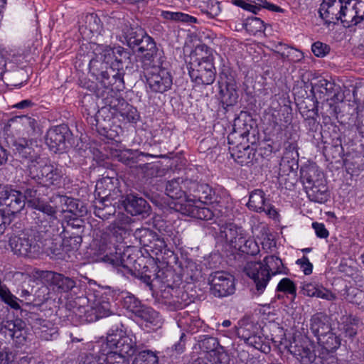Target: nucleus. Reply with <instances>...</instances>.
I'll return each mask as SVG.
<instances>
[{
	"label": "nucleus",
	"mask_w": 364,
	"mask_h": 364,
	"mask_svg": "<svg viewBox=\"0 0 364 364\" xmlns=\"http://www.w3.org/2000/svg\"><path fill=\"white\" fill-rule=\"evenodd\" d=\"M123 231L119 227L113 228L109 234L104 235L99 242L96 255L100 260L114 267L118 273L124 277L132 275L139 279L151 290L154 282H163L161 277L164 272L154 264H151V267L144 265L141 269L135 267V270H133V262L129 255L122 252L118 245L123 240Z\"/></svg>",
	"instance_id": "obj_1"
},
{
	"label": "nucleus",
	"mask_w": 364,
	"mask_h": 364,
	"mask_svg": "<svg viewBox=\"0 0 364 364\" xmlns=\"http://www.w3.org/2000/svg\"><path fill=\"white\" fill-rule=\"evenodd\" d=\"M190 185V197L192 196L194 200H197L211 207L196 205L189 199L184 203H176L175 206L177 211L183 215L204 220H210L222 215V197L211 186L193 180Z\"/></svg>",
	"instance_id": "obj_2"
},
{
	"label": "nucleus",
	"mask_w": 364,
	"mask_h": 364,
	"mask_svg": "<svg viewBox=\"0 0 364 364\" xmlns=\"http://www.w3.org/2000/svg\"><path fill=\"white\" fill-rule=\"evenodd\" d=\"M249 127L250 126L245 124L243 130H236L228 136V142L230 145L229 149L231 156L235 161L241 166H250L257 164L261 155L258 154L256 149L250 145L244 143L250 141L249 136L250 134Z\"/></svg>",
	"instance_id": "obj_3"
},
{
	"label": "nucleus",
	"mask_w": 364,
	"mask_h": 364,
	"mask_svg": "<svg viewBox=\"0 0 364 364\" xmlns=\"http://www.w3.org/2000/svg\"><path fill=\"white\" fill-rule=\"evenodd\" d=\"M88 65L90 72L98 80L97 87H105L115 90H124V70H117L113 66L98 60L87 58L83 60Z\"/></svg>",
	"instance_id": "obj_4"
},
{
	"label": "nucleus",
	"mask_w": 364,
	"mask_h": 364,
	"mask_svg": "<svg viewBox=\"0 0 364 364\" xmlns=\"http://www.w3.org/2000/svg\"><path fill=\"white\" fill-rule=\"evenodd\" d=\"M107 346L111 350L107 354H115L121 357L123 364H129L127 358L132 357L140 350V346L136 343V339L134 335H125L123 330L119 326L111 328L107 335Z\"/></svg>",
	"instance_id": "obj_5"
},
{
	"label": "nucleus",
	"mask_w": 364,
	"mask_h": 364,
	"mask_svg": "<svg viewBox=\"0 0 364 364\" xmlns=\"http://www.w3.org/2000/svg\"><path fill=\"white\" fill-rule=\"evenodd\" d=\"M213 59L212 54L202 57L196 53L191 55L187 69L192 82L196 85H209L214 82L216 69Z\"/></svg>",
	"instance_id": "obj_6"
},
{
	"label": "nucleus",
	"mask_w": 364,
	"mask_h": 364,
	"mask_svg": "<svg viewBox=\"0 0 364 364\" xmlns=\"http://www.w3.org/2000/svg\"><path fill=\"white\" fill-rule=\"evenodd\" d=\"M164 62V60H160L159 64L152 63L149 68L142 67L147 88L151 92L163 94L172 87V75L163 66Z\"/></svg>",
	"instance_id": "obj_7"
},
{
	"label": "nucleus",
	"mask_w": 364,
	"mask_h": 364,
	"mask_svg": "<svg viewBox=\"0 0 364 364\" xmlns=\"http://www.w3.org/2000/svg\"><path fill=\"white\" fill-rule=\"evenodd\" d=\"M94 51L96 55L94 59L100 60L117 70H124V67H127L130 60L129 51L121 46L111 48L108 46L97 45Z\"/></svg>",
	"instance_id": "obj_8"
},
{
	"label": "nucleus",
	"mask_w": 364,
	"mask_h": 364,
	"mask_svg": "<svg viewBox=\"0 0 364 364\" xmlns=\"http://www.w3.org/2000/svg\"><path fill=\"white\" fill-rule=\"evenodd\" d=\"M31 208L39 210L44 216L48 218L49 220L48 226L43 225V222H41V225H39L40 231L44 232L48 238L53 239L56 235H60L64 232L63 223L56 218L57 209L55 207H53L48 203L41 200L35 205H33Z\"/></svg>",
	"instance_id": "obj_9"
},
{
	"label": "nucleus",
	"mask_w": 364,
	"mask_h": 364,
	"mask_svg": "<svg viewBox=\"0 0 364 364\" xmlns=\"http://www.w3.org/2000/svg\"><path fill=\"white\" fill-rule=\"evenodd\" d=\"M135 48H137L138 52H145L141 60V68H149L152 63L159 64L160 60H165L163 51L158 49L153 38L146 32L144 36L136 43Z\"/></svg>",
	"instance_id": "obj_10"
},
{
	"label": "nucleus",
	"mask_w": 364,
	"mask_h": 364,
	"mask_svg": "<svg viewBox=\"0 0 364 364\" xmlns=\"http://www.w3.org/2000/svg\"><path fill=\"white\" fill-rule=\"evenodd\" d=\"M210 292L217 297H225L234 294V277L225 272H215L208 278Z\"/></svg>",
	"instance_id": "obj_11"
},
{
	"label": "nucleus",
	"mask_w": 364,
	"mask_h": 364,
	"mask_svg": "<svg viewBox=\"0 0 364 364\" xmlns=\"http://www.w3.org/2000/svg\"><path fill=\"white\" fill-rule=\"evenodd\" d=\"M72 135L66 125L55 126L47 132L46 143L54 153L63 152L67 149L68 144H70Z\"/></svg>",
	"instance_id": "obj_12"
},
{
	"label": "nucleus",
	"mask_w": 364,
	"mask_h": 364,
	"mask_svg": "<svg viewBox=\"0 0 364 364\" xmlns=\"http://www.w3.org/2000/svg\"><path fill=\"white\" fill-rule=\"evenodd\" d=\"M245 273L253 282L255 294L259 296L264 293L272 277L260 262H248L244 267Z\"/></svg>",
	"instance_id": "obj_13"
},
{
	"label": "nucleus",
	"mask_w": 364,
	"mask_h": 364,
	"mask_svg": "<svg viewBox=\"0 0 364 364\" xmlns=\"http://www.w3.org/2000/svg\"><path fill=\"white\" fill-rule=\"evenodd\" d=\"M1 189L0 205L6 206L8 214L21 212L26 203L22 193L9 185H3Z\"/></svg>",
	"instance_id": "obj_14"
},
{
	"label": "nucleus",
	"mask_w": 364,
	"mask_h": 364,
	"mask_svg": "<svg viewBox=\"0 0 364 364\" xmlns=\"http://www.w3.org/2000/svg\"><path fill=\"white\" fill-rule=\"evenodd\" d=\"M122 90H115L105 87H97L95 91L97 100L96 102L98 105H102L101 111H104L107 107L114 111L126 105V101L121 97L119 92Z\"/></svg>",
	"instance_id": "obj_15"
},
{
	"label": "nucleus",
	"mask_w": 364,
	"mask_h": 364,
	"mask_svg": "<svg viewBox=\"0 0 364 364\" xmlns=\"http://www.w3.org/2000/svg\"><path fill=\"white\" fill-rule=\"evenodd\" d=\"M164 304L171 311L182 309L192 302L188 294L183 287H168L162 292Z\"/></svg>",
	"instance_id": "obj_16"
},
{
	"label": "nucleus",
	"mask_w": 364,
	"mask_h": 364,
	"mask_svg": "<svg viewBox=\"0 0 364 364\" xmlns=\"http://www.w3.org/2000/svg\"><path fill=\"white\" fill-rule=\"evenodd\" d=\"M82 107L85 109V112L87 114V122L91 126L92 129H95L102 135H105L107 133L108 127L105 124V119L101 121L100 117L101 112L99 109V105L95 100L90 96L85 97L82 100Z\"/></svg>",
	"instance_id": "obj_17"
},
{
	"label": "nucleus",
	"mask_w": 364,
	"mask_h": 364,
	"mask_svg": "<svg viewBox=\"0 0 364 364\" xmlns=\"http://www.w3.org/2000/svg\"><path fill=\"white\" fill-rule=\"evenodd\" d=\"M6 126L18 134H26L28 136H34L40 131L37 120L28 115L15 116L9 119Z\"/></svg>",
	"instance_id": "obj_18"
},
{
	"label": "nucleus",
	"mask_w": 364,
	"mask_h": 364,
	"mask_svg": "<svg viewBox=\"0 0 364 364\" xmlns=\"http://www.w3.org/2000/svg\"><path fill=\"white\" fill-rule=\"evenodd\" d=\"M265 196L266 195L262 190L255 189L250 193L247 205L251 210L258 213L264 212L270 218H274L277 212Z\"/></svg>",
	"instance_id": "obj_19"
},
{
	"label": "nucleus",
	"mask_w": 364,
	"mask_h": 364,
	"mask_svg": "<svg viewBox=\"0 0 364 364\" xmlns=\"http://www.w3.org/2000/svg\"><path fill=\"white\" fill-rule=\"evenodd\" d=\"M9 246L14 254L25 257H35L40 252V247L35 240L25 236L11 237Z\"/></svg>",
	"instance_id": "obj_20"
},
{
	"label": "nucleus",
	"mask_w": 364,
	"mask_h": 364,
	"mask_svg": "<svg viewBox=\"0 0 364 364\" xmlns=\"http://www.w3.org/2000/svg\"><path fill=\"white\" fill-rule=\"evenodd\" d=\"M191 181V179L183 177L167 181L165 185V193L172 199L189 200Z\"/></svg>",
	"instance_id": "obj_21"
},
{
	"label": "nucleus",
	"mask_w": 364,
	"mask_h": 364,
	"mask_svg": "<svg viewBox=\"0 0 364 364\" xmlns=\"http://www.w3.org/2000/svg\"><path fill=\"white\" fill-rule=\"evenodd\" d=\"M13 150L14 154L18 156L21 161L30 164H36L39 159V156L36 153L32 147V141L26 138H20L13 142Z\"/></svg>",
	"instance_id": "obj_22"
},
{
	"label": "nucleus",
	"mask_w": 364,
	"mask_h": 364,
	"mask_svg": "<svg viewBox=\"0 0 364 364\" xmlns=\"http://www.w3.org/2000/svg\"><path fill=\"white\" fill-rule=\"evenodd\" d=\"M145 31L138 25L131 24L129 22L124 23L121 26L119 34V41L132 49L136 48V44L141 38L144 36Z\"/></svg>",
	"instance_id": "obj_23"
},
{
	"label": "nucleus",
	"mask_w": 364,
	"mask_h": 364,
	"mask_svg": "<svg viewBox=\"0 0 364 364\" xmlns=\"http://www.w3.org/2000/svg\"><path fill=\"white\" fill-rule=\"evenodd\" d=\"M122 203L125 210L132 215H141L145 218L149 215L150 205L141 197L129 194L127 195Z\"/></svg>",
	"instance_id": "obj_24"
},
{
	"label": "nucleus",
	"mask_w": 364,
	"mask_h": 364,
	"mask_svg": "<svg viewBox=\"0 0 364 364\" xmlns=\"http://www.w3.org/2000/svg\"><path fill=\"white\" fill-rule=\"evenodd\" d=\"M151 245V247L146 249V251L151 257L155 256L159 262L168 264L171 259H176L174 252L168 247L164 237L157 235Z\"/></svg>",
	"instance_id": "obj_25"
},
{
	"label": "nucleus",
	"mask_w": 364,
	"mask_h": 364,
	"mask_svg": "<svg viewBox=\"0 0 364 364\" xmlns=\"http://www.w3.org/2000/svg\"><path fill=\"white\" fill-rule=\"evenodd\" d=\"M300 174L305 188L326 182L323 173L315 164L301 167Z\"/></svg>",
	"instance_id": "obj_26"
},
{
	"label": "nucleus",
	"mask_w": 364,
	"mask_h": 364,
	"mask_svg": "<svg viewBox=\"0 0 364 364\" xmlns=\"http://www.w3.org/2000/svg\"><path fill=\"white\" fill-rule=\"evenodd\" d=\"M25 323L21 319L7 321L2 327L5 333H8L9 337L16 343V346H21L24 344L26 340Z\"/></svg>",
	"instance_id": "obj_27"
},
{
	"label": "nucleus",
	"mask_w": 364,
	"mask_h": 364,
	"mask_svg": "<svg viewBox=\"0 0 364 364\" xmlns=\"http://www.w3.org/2000/svg\"><path fill=\"white\" fill-rule=\"evenodd\" d=\"M340 6L336 14L335 19L341 20V22L346 27H350L352 26H356L360 23V21L357 19V14L351 0H348L343 4L342 0H338Z\"/></svg>",
	"instance_id": "obj_28"
},
{
	"label": "nucleus",
	"mask_w": 364,
	"mask_h": 364,
	"mask_svg": "<svg viewBox=\"0 0 364 364\" xmlns=\"http://www.w3.org/2000/svg\"><path fill=\"white\" fill-rule=\"evenodd\" d=\"M40 277L51 279L53 284L60 292H68L76 285V282L73 279L51 271H43Z\"/></svg>",
	"instance_id": "obj_29"
},
{
	"label": "nucleus",
	"mask_w": 364,
	"mask_h": 364,
	"mask_svg": "<svg viewBox=\"0 0 364 364\" xmlns=\"http://www.w3.org/2000/svg\"><path fill=\"white\" fill-rule=\"evenodd\" d=\"M84 21V24L80 27V31L87 38H91L92 36H98L101 33L102 23L97 14H87Z\"/></svg>",
	"instance_id": "obj_30"
},
{
	"label": "nucleus",
	"mask_w": 364,
	"mask_h": 364,
	"mask_svg": "<svg viewBox=\"0 0 364 364\" xmlns=\"http://www.w3.org/2000/svg\"><path fill=\"white\" fill-rule=\"evenodd\" d=\"M310 322V329L317 338L332 330L328 317L323 313L312 316Z\"/></svg>",
	"instance_id": "obj_31"
},
{
	"label": "nucleus",
	"mask_w": 364,
	"mask_h": 364,
	"mask_svg": "<svg viewBox=\"0 0 364 364\" xmlns=\"http://www.w3.org/2000/svg\"><path fill=\"white\" fill-rule=\"evenodd\" d=\"M301 291L304 295L310 297H317L327 301H333L336 296L330 290L312 283H303L301 287Z\"/></svg>",
	"instance_id": "obj_32"
},
{
	"label": "nucleus",
	"mask_w": 364,
	"mask_h": 364,
	"mask_svg": "<svg viewBox=\"0 0 364 364\" xmlns=\"http://www.w3.org/2000/svg\"><path fill=\"white\" fill-rule=\"evenodd\" d=\"M261 264L268 271L271 277L277 274H287L289 269L283 264L282 260L276 255L266 256L262 261Z\"/></svg>",
	"instance_id": "obj_33"
},
{
	"label": "nucleus",
	"mask_w": 364,
	"mask_h": 364,
	"mask_svg": "<svg viewBox=\"0 0 364 364\" xmlns=\"http://www.w3.org/2000/svg\"><path fill=\"white\" fill-rule=\"evenodd\" d=\"M65 316L74 325L84 323L83 316L86 313V306L77 305L75 301H70L65 304Z\"/></svg>",
	"instance_id": "obj_34"
},
{
	"label": "nucleus",
	"mask_w": 364,
	"mask_h": 364,
	"mask_svg": "<svg viewBox=\"0 0 364 364\" xmlns=\"http://www.w3.org/2000/svg\"><path fill=\"white\" fill-rule=\"evenodd\" d=\"M28 177L41 186L46 187V178L48 176V164L37 162L27 166Z\"/></svg>",
	"instance_id": "obj_35"
},
{
	"label": "nucleus",
	"mask_w": 364,
	"mask_h": 364,
	"mask_svg": "<svg viewBox=\"0 0 364 364\" xmlns=\"http://www.w3.org/2000/svg\"><path fill=\"white\" fill-rule=\"evenodd\" d=\"M291 354L301 364H311L316 359V354L312 346L308 345H295L291 346Z\"/></svg>",
	"instance_id": "obj_36"
},
{
	"label": "nucleus",
	"mask_w": 364,
	"mask_h": 364,
	"mask_svg": "<svg viewBox=\"0 0 364 364\" xmlns=\"http://www.w3.org/2000/svg\"><path fill=\"white\" fill-rule=\"evenodd\" d=\"M317 341L318 344L321 347L323 354L333 353L341 346V338L332 332V330L317 338Z\"/></svg>",
	"instance_id": "obj_37"
},
{
	"label": "nucleus",
	"mask_w": 364,
	"mask_h": 364,
	"mask_svg": "<svg viewBox=\"0 0 364 364\" xmlns=\"http://www.w3.org/2000/svg\"><path fill=\"white\" fill-rule=\"evenodd\" d=\"M123 359L115 354L101 353L99 355L87 354L82 364H123Z\"/></svg>",
	"instance_id": "obj_38"
},
{
	"label": "nucleus",
	"mask_w": 364,
	"mask_h": 364,
	"mask_svg": "<svg viewBox=\"0 0 364 364\" xmlns=\"http://www.w3.org/2000/svg\"><path fill=\"white\" fill-rule=\"evenodd\" d=\"M136 316L144 320L146 323L147 327L154 329L161 328L163 324V318L159 313L146 306H143Z\"/></svg>",
	"instance_id": "obj_39"
},
{
	"label": "nucleus",
	"mask_w": 364,
	"mask_h": 364,
	"mask_svg": "<svg viewBox=\"0 0 364 364\" xmlns=\"http://www.w3.org/2000/svg\"><path fill=\"white\" fill-rule=\"evenodd\" d=\"M181 274L186 282L198 280L201 275V268L196 262L187 259L181 264Z\"/></svg>",
	"instance_id": "obj_40"
},
{
	"label": "nucleus",
	"mask_w": 364,
	"mask_h": 364,
	"mask_svg": "<svg viewBox=\"0 0 364 364\" xmlns=\"http://www.w3.org/2000/svg\"><path fill=\"white\" fill-rule=\"evenodd\" d=\"M309 198L314 202L323 203L328 199L326 181L305 188Z\"/></svg>",
	"instance_id": "obj_41"
},
{
	"label": "nucleus",
	"mask_w": 364,
	"mask_h": 364,
	"mask_svg": "<svg viewBox=\"0 0 364 364\" xmlns=\"http://www.w3.org/2000/svg\"><path fill=\"white\" fill-rule=\"evenodd\" d=\"M115 212V206L112 204L111 198L109 200L99 199L95 205L94 214L102 220L108 219L111 215H114Z\"/></svg>",
	"instance_id": "obj_42"
},
{
	"label": "nucleus",
	"mask_w": 364,
	"mask_h": 364,
	"mask_svg": "<svg viewBox=\"0 0 364 364\" xmlns=\"http://www.w3.org/2000/svg\"><path fill=\"white\" fill-rule=\"evenodd\" d=\"M339 6L340 2L337 0H324L318 10L320 16L326 21L336 20Z\"/></svg>",
	"instance_id": "obj_43"
},
{
	"label": "nucleus",
	"mask_w": 364,
	"mask_h": 364,
	"mask_svg": "<svg viewBox=\"0 0 364 364\" xmlns=\"http://www.w3.org/2000/svg\"><path fill=\"white\" fill-rule=\"evenodd\" d=\"M48 175L46 178V187H58L62 183L64 175L61 168L57 165L48 164Z\"/></svg>",
	"instance_id": "obj_44"
},
{
	"label": "nucleus",
	"mask_w": 364,
	"mask_h": 364,
	"mask_svg": "<svg viewBox=\"0 0 364 364\" xmlns=\"http://www.w3.org/2000/svg\"><path fill=\"white\" fill-rule=\"evenodd\" d=\"M114 188L112 179L109 177L103 178L97 182L95 194L99 199L109 200L111 198V191Z\"/></svg>",
	"instance_id": "obj_45"
},
{
	"label": "nucleus",
	"mask_w": 364,
	"mask_h": 364,
	"mask_svg": "<svg viewBox=\"0 0 364 364\" xmlns=\"http://www.w3.org/2000/svg\"><path fill=\"white\" fill-rule=\"evenodd\" d=\"M157 235L154 231L146 228H137L134 232V236L145 250L151 247V245Z\"/></svg>",
	"instance_id": "obj_46"
},
{
	"label": "nucleus",
	"mask_w": 364,
	"mask_h": 364,
	"mask_svg": "<svg viewBox=\"0 0 364 364\" xmlns=\"http://www.w3.org/2000/svg\"><path fill=\"white\" fill-rule=\"evenodd\" d=\"M198 345L201 351L207 353L215 352L221 348L218 338L208 335L199 336Z\"/></svg>",
	"instance_id": "obj_47"
},
{
	"label": "nucleus",
	"mask_w": 364,
	"mask_h": 364,
	"mask_svg": "<svg viewBox=\"0 0 364 364\" xmlns=\"http://www.w3.org/2000/svg\"><path fill=\"white\" fill-rule=\"evenodd\" d=\"M41 185L32 186L31 183H27L23 190V198L25 201L26 200L28 206L32 207L41 200H43L41 197L40 188Z\"/></svg>",
	"instance_id": "obj_48"
},
{
	"label": "nucleus",
	"mask_w": 364,
	"mask_h": 364,
	"mask_svg": "<svg viewBox=\"0 0 364 364\" xmlns=\"http://www.w3.org/2000/svg\"><path fill=\"white\" fill-rule=\"evenodd\" d=\"M0 299L11 308L18 310L21 309L19 299L14 296L9 289L0 280Z\"/></svg>",
	"instance_id": "obj_49"
},
{
	"label": "nucleus",
	"mask_w": 364,
	"mask_h": 364,
	"mask_svg": "<svg viewBox=\"0 0 364 364\" xmlns=\"http://www.w3.org/2000/svg\"><path fill=\"white\" fill-rule=\"evenodd\" d=\"M0 299L11 308L18 310L21 309L19 299L14 296L9 289L0 280Z\"/></svg>",
	"instance_id": "obj_50"
},
{
	"label": "nucleus",
	"mask_w": 364,
	"mask_h": 364,
	"mask_svg": "<svg viewBox=\"0 0 364 364\" xmlns=\"http://www.w3.org/2000/svg\"><path fill=\"white\" fill-rule=\"evenodd\" d=\"M122 305L123 308L135 316L140 313V311L144 306L141 304L136 297L129 293H126V295L122 296Z\"/></svg>",
	"instance_id": "obj_51"
},
{
	"label": "nucleus",
	"mask_w": 364,
	"mask_h": 364,
	"mask_svg": "<svg viewBox=\"0 0 364 364\" xmlns=\"http://www.w3.org/2000/svg\"><path fill=\"white\" fill-rule=\"evenodd\" d=\"M56 197L59 199L62 205H63L62 207L63 213H71L75 217L80 215L81 211L78 208V203L75 199L60 195H58Z\"/></svg>",
	"instance_id": "obj_52"
},
{
	"label": "nucleus",
	"mask_w": 364,
	"mask_h": 364,
	"mask_svg": "<svg viewBox=\"0 0 364 364\" xmlns=\"http://www.w3.org/2000/svg\"><path fill=\"white\" fill-rule=\"evenodd\" d=\"M252 8H250V11L254 14H257L262 9H267L272 11L282 12L283 9L279 6L268 2L267 0H247Z\"/></svg>",
	"instance_id": "obj_53"
},
{
	"label": "nucleus",
	"mask_w": 364,
	"mask_h": 364,
	"mask_svg": "<svg viewBox=\"0 0 364 364\" xmlns=\"http://www.w3.org/2000/svg\"><path fill=\"white\" fill-rule=\"evenodd\" d=\"M134 364H159V357L151 350L139 351L135 357Z\"/></svg>",
	"instance_id": "obj_54"
},
{
	"label": "nucleus",
	"mask_w": 364,
	"mask_h": 364,
	"mask_svg": "<svg viewBox=\"0 0 364 364\" xmlns=\"http://www.w3.org/2000/svg\"><path fill=\"white\" fill-rule=\"evenodd\" d=\"M276 291L290 295L292 300H294L296 296V284L292 280L287 277L283 278L279 281L276 288Z\"/></svg>",
	"instance_id": "obj_55"
},
{
	"label": "nucleus",
	"mask_w": 364,
	"mask_h": 364,
	"mask_svg": "<svg viewBox=\"0 0 364 364\" xmlns=\"http://www.w3.org/2000/svg\"><path fill=\"white\" fill-rule=\"evenodd\" d=\"M161 16L167 20H171L174 21H181L183 23H196L197 19L194 16L182 12H172V11H162Z\"/></svg>",
	"instance_id": "obj_56"
},
{
	"label": "nucleus",
	"mask_w": 364,
	"mask_h": 364,
	"mask_svg": "<svg viewBox=\"0 0 364 364\" xmlns=\"http://www.w3.org/2000/svg\"><path fill=\"white\" fill-rule=\"evenodd\" d=\"M221 101L226 107L235 105L237 102L238 94L236 87L231 88H220Z\"/></svg>",
	"instance_id": "obj_57"
},
{
	"label": "nucleus",
	"mask_w": 364,
	"mask_h": 364,
	"mask_svg": "<svg viewBox=\"0 0 364 364\" xmlns=\"http://www.w3.org/2000/svg\"><path fill=\"white\" fill-rule=\"evenodd\" d=\"M116 112H119L120 116L122 117V120L127 122L136 123L139 118L136 109L130 106L127 102L126 105L116 110Z\"/></svg>",
	"instance_id": "obj_58"
},
{
	"label": "nucleus",
	"mask_w": 364,
	"mask_h": 364,
	"mask_svg": "<svg viewBox=\"0 0 364 364\" xmlns=\"http://www.w3.org/2000/svg\"><path fill=\"white\" fill-rule=\"evenodd\" d=\"M5 78L10 83L11 85L17 87L21 85L25 80V73L21 69H17L14 72H6Z\"/></svg>",
	"instance_id": "obj_59"
},
{
	"label": "nucleus",
	"mask_w": 364,
	"mask_h": 364,
	"mask_svg": "<svg viewBox=\"0 0 364 364\" xmlns=\"http://www.w3.org/2000/svg\"><path fill=\"white\" fill-rule=\"evenodd\" d=\"M242 231L243 230L240 228H237L232 224H230L229 225L223 227V230H221L220 232L221 236L230 244V242H232V241L235 240V238H237Z\"/></svg>",
	"instance_id": "obj_60"
},
{
	"label": "nucleus",
	"mask_w": 364,
	"mask_h": 364,
	"mask_svg": "<svg viewBox=\"0 0 364 364\" xmlns=\"http://www.w3.org/2000/svg\"><path fill=\"white\" fill-rule=\"evenodd\" d=\"M201 11L205 14L210 18L217 17L221 12L220 3L217 0H209L206 5L201 9Z\"/></svg>",
	"instance_id": "obj_61"
},
{
	"label": "nucleus",
	"mask_w": 364,
	"mask_h": 364,
	"mask_svg": "<svg viewBox=\"0 0 364 364\" xmlns=\"http://www.w3.org/2000/svg\"><path fill=\"white\" fill-rule=\"evenodd\" d=\"M359 319L352 316H347L343 324V331L346 336L352 338L357 333V326Z\"/></svg>",
	"instance_id": "obj_62"
},
{
	"label": "nucleus",
	"mask_w": 364,
	"mask_h": 364,
	"mask_svg": "<svg viewBox=\"0 0 364 364\" xmlns=\"http://www.w3.org/2000/svg\"><path fill=\"white\" fill-rule=\"evenodd\" d=\"M220 88H232L236 87L234 77L230 74L228 69H224L220 73Z\"/></svg>",
	"instance_id": "obj_63"
},
{
	"label": "nucleus",
	"mask_w": 364,
	"mask_h": 364,
	"mask_svg": "<svg viewBox=\"0 0 364 364\" xmlns=\"http://www.w3.org/2000/svg\"><path fill=\"white\" fill-rule=\"evenodd\" d=\"M59 236L63 239V245L66 247H70L72 250H77L82 241V238L80 235L73 234L67 237L65 231Z\"/></svg>",
	"instance_id": "obj_64"
}]
</instances>
